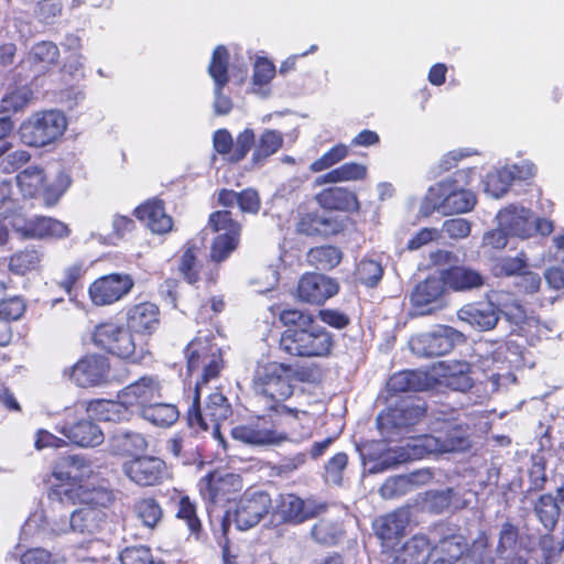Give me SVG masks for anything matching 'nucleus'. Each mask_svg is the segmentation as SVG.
Masks as SVG:
<instances>
[{
	"label": "nucleus",
	"instance_id": "1",
	"mask_svg": "<svg viewBox=\"0 0 564 564\" xmlns=\"http://www.w3.org/2000/svg\"><path fill=\"white\" fill-rule=\"evenodd\" d=\"M278 319L284 327L279 347L291 357L327 358L332 355L335 338L324 326L316 323L315 316L296 307H283Z\"/></svg>",
	"mask_w": 564,
	"mask_h": 564
},
{
	"label": "nucleus",
	"instance_id": "2",
	"mask_svg": "<svg viewBox=\"0 0 564 564\" xmlns=\"http://www.w3.org/2000/svg\"><path fill=\"white\" fill-rule=\"evenodd\" d=\"M231 437L254 447H274L284 443H301L312 436L311 421L284 413L263 410L247 422L231 429Z\"/></svg>",
	"mask_w": 564,
	"mask_h": 564
},
{
	"label": "nucleus",
	"instance_id": "3",
	"mask_svg": "<svg viewBox=\"0 0 564 564\" xmlns=\"http://www.w3.org/2000/svg\"><path fill=\"white\" fill-rule=\"evenodd\" d=\"M295 375L291 364L275 360L257 362L251 378V391L262 410L311 421L308 411L292 408L285 403L294 395Z\"/></svg>",
	"mask_w": 564,
	"mask_h": 564
},
{
	"label": "nucleus",
	"instance_id": "4",
	"mask_svg": "<svg viewBox=\"0 0 564 564\" xmlns=\"http://www.w3.org/2000/svg\"><path fill=\"white\" fill-rule=\"evenodd\" d=\"M173 258L180 276L187 284L197 286L202 282L206 286H210L217 283L219 269L209 262L204 234L200 232L187 239Z\"/></svg>",
	"mask_w": 564,
	"mask_h": 564
},
{
	"label": "nucleus",
	"instance_id": "5",
	"mask_svg": "<svg viewBox=\"0 0 564 564\" xmlns=\"http://www.w3.org/2000/svg\"><path fill=\"white\" fill-rule=\"evenodd\" d=\"M93 344L100 350L131 364H140L149 352L126 324L106 321L97 324L91 333Z\"/></svg>",
	"mask_w": 564,
	"mask_h": 564
},
{
	"label": "nucleus",
	"instance_id": "6",
	"mask_svg": "<svg viewBox=\"0 0 564 564\" xmlns=\"http://www.w3.org/2000/svg\"><path fill=\"white\" fill-rule=\"evenodd\" d=\"M231 414V404L223 392H212L207 397L204 408H202L200 389L199 387L193 388L192 402L186 411V421L188 426L196 433L210 430L216 440L224 442L220 425L230 417Z\"/></svg>",
	"mask_w": 564,
	"mask_h": 564
},
{
	"label": "nucleus",
	"instance_id": "7",
	"mask_svg": "<svg viewBox=\"0 0 564 564\" xmlns=\"http://www.w3.org/2000/svg\"><path fill=\"white\" fill-rule=\"evenodd\" d=\"M188 376L198 375L195 386L202 389L220 377L226 367L224 352L210 336H195L184 349Z\"/></svg>",
	"mask_w": 564,
	"mask_h": 564
},
{
	"label": "nucleus",
	"instance_id": "8",
	"mask_svg": "<svg viewBox=\"0 0 564 564\" xmlns=\"http://www.w3.org/2000/svg\"><path fill=\"white\" fill-rule=\"evenodd\" d=\"M427 404L420 398L402 400L377 416V427L386 443L399 441L426 415Z\"/></svg>",
	"mask_w": 564,
	"mask_h": 564
},
{
	"label": "nucleus",
	"instance_id": "9",
	"mask_svg": "<svg viewBox=\"0 0 564 564\" xmlns=\"http://www.w3.org/2000/svg\"><path fill=\"white\" fill-rule=\"evenodd\" d=\"M207 226L216 234L209 246V262L219 269V265L238 249L242 226L234 219L230 210L213 212L208 217Z\"/></svg>",
	"mask_w": 564,
	"mask_h": 564
},
{
	"label": "nucleus",
	"instance_id": "10",
	"mask_svg": "<svg viewBox=\"0 0 564 564\" xmlns=\"http://www.w3.org/2000/svg\"><path fill=\"white\" fill-rule=\"evenodd\" d=\"M66 127V117L61 111H37L21 123L19 134L24 144L42 148L59 139Z\"/></svg>",
	"mask_w": 564,
	"mask_h": 564
},
{
	"label": "nucleus",
	"instance_id": "11",
	"mask_svg": "<svg viewBox=\"0 0 564 564\" xmlns=\"http://www.w3.org/2000/svg\"><path fill=\"white\" fill-rule=\"evenodd\" d=\"M84 410L78 403L66 408L62 421L56 425V431L66 441V445L80 448L96 447L104 442V433L89 415H84Z\"/></svg>",
	"mask_w": 564,
	"mask_h": 564
},
{
	"label": "nucleus",
	"instance_id": "12",
	"mask_svg": "<svg viewBox=\"0 0 564 564\" xmlns=\"http://www.w3.org/2000/svg\"><path fill=\"white\" fill-rule=\"evenodd\" d=\"M242 484L239 475L212 470L198 481V491L202 499L209 507L225 506L241 490Z\"/></svg>",
	"mask_w": 564,
	"mask_h": 564
},
{
	"label": "nucleus",
	"instance_id": "13",
	"mask_svg": "<svg viewBox=\"0 0 564 564\" xmlns=\"http://www.w3.org/2000/svg\"><path fill=\"white\" fill-rule=\"evenodd\" d=\"M327 510V505L312 499L285 492L280 494L275 500L273 516L282 524L299 525L307 520L318 517Z\"/></svg>",
	"mask_w": 564,
	"mask_h": 564
},
{
	"label": "nucleus",
	"instance_id": "14",
	"mask_svg": "<svg viewBox=\"0 0 564 564\" xmlns=\"http://www.w3.org/2000/svg\"><path fill=\"white\" fill-rule=\"evenodd\" d=\"M347 229V218L327 215L318 209L299 212L295 232L310 238L328 239Z\"/></svg>",
	"mask_w": 564,
	"mask_h": 564
},
{
	"label": "nucleus",
	"instance_id": "15",
	"mask_svg": "<svg viewBox=\"0 0 564 564\" xmlns=\"http://www.w3.org/2000/svg\"><path fill=\"white\" fill-rule=\"evenodd\" d=\"M134 280L128 273L113 272L94 280L88 295L96 306H109L124 299L133 289Z\"/></svg>",
	"mask_w": 564,
	"mask_h": 564
},
{
	"label": "nucleus",
	"instance_id": "16",
	"mask_svg": "<svg viewBox=\"0 0 564 564\" xmlns=\"http://www.w3.org/2000/svg\"><path fill=\"white\" fill-rule=\"evenodd\" d=\"M110 361L99 354H89L64 369L63 373L80 388L97 387L108 381Z\"/></svg>",
	"mask_w": 564,
	"mask_h": 564
},
{
	"label": "nucleus",
	"instance_id": "17",
	"mask_svg": "<svg viewBox=\"0 0 564 564\" xmlns=\"http://www.w3.org/2000/svg\"><path fill=\"white\" fill-rule=\"evenodd\" d=\"M272 499L267 491L247 489L236 502L234 522L243 531L256 527L270 511Z\"/></svg>",
	"mask_w": 564,
	"mask_h": 564
},
{
	"label": "nucleus",
	"instance_id": "18",
	"mask_svg": "<svg viewBox=\"0 0 564 564\" xmlns=\"http://www.w3.org/2000/svg\"><path fill=\"white\" fill-rule=\"evenodd\" d=\"M340 290L336 279L318 272H305L296 285V299L305 304L322 306Z\"/></svg>",
	"mask_w": 564,
	"mask_h": 564
},
{
	"label": "nucleus",
	"instance_id": "19",
	"mask_svg": "<svg viewBox=\"0 0 564 564\" xmlns=\"http://www.w3.org/2000/svg\"><path fill=\"white\" fill-rule=\"evenodd\" d=\"M229 59L230 54L225 45H217L212 54L208 65V75L214 80V111L218 116L228 115L234 105L228 96L223 94L224 88L229 83Z\"/></svg>",
	"mask_w": 564,
	"mask_h": 564
},
{
	"label": "nucleus",
	"instance_id": "20",
	"mask_svg": "<svg viewBox=\"0 0 564 564\" xmlns=\"http://www.w3.org/2000/svg\"><path fill=\"white\" fill-rule=\"evenodd\" d=\"M436 191L440 200L434 202L433 208L444 216L468 213L477 203L476 195L469 189L458 187L454 177L440 182Z\"/></svg>",
	"mask_w": 564,
	"mask_h": 564
},
{
	"label": "nucleus",
	"instance_id": "21",
	"mask_svg": "<svg viewBox=\"0 0 564 564\" xmlns=\"http://www.w3.org/2000/svg\"><path fill=\"white\" fill-rule=\"evenodd\" d=\"M124 475L141 487L161 485L167 477L166 463L156 456H135L122 465Z\"/></svg>",
	"mask_w": 564,
	"mask_h": 564
},
{
	"label": "nucleus",
	"instance_id": "22",
	"mask_svg": "<svg viewBox=\"0 0 564 564\" xmlns=\"http://www.w3.org/2000/svg\"><path fill=\"white\" fill-rule=\"evenodd\" d=\"M124 324L140 341L145 343L148 348V340L161 324L160 307L149 301L129 305L126 310Z\"/></svg>",
	"mask_w": 564,
	"mask_h": 564
},
{
	"label": "nucleus",
	"instance_id": "23",
	"mask_svg": "<svg viewBox=\"0 0 564 564\" xmlns=\"http://www.w3.org/2000/svg\"><path fill=\"white\" fill-rule=\"evenodd\" d=\"M254 144V131L246 128L239 132L234 140L231 133L223 128L213 134L214 152L219 154L227 163L236 164L241 162Z\"/></svg>",
	"mask_w": 564,
	"mask_h": 564
},
{
	"label": "nucleus",
	"instance_id": "24",
	"mask_svg": "<svg viewBox=\"0 0 564 564\" xmlns=\"http://www.w3.org/2000/svg\"><path fill=\"white\" fill-rule=\"evenodd\" d=\"M118 398L123 400L128 410L135 408L141 413L145 406L162 398L161 381L156 376H142L121 389Z\"/></svg>",
	"mask_w": 564,
	"mask_h": 564
},
{
	"label": "nucleus",
	"instance_id": "25",
	"mask_svg": "<svg viewBox=\"0 0 564 564\" xmlns=\"http://www.w3.org/2000/svg\"><path fill=\"white\" fill-rule=\"evenodd\" d=\"M17 232L26 239H64L70 235L69 227L55 218L46 216H35L25 219L23 224L17 228Z\"/></svg>",
	"mask_w": 564,
	"mask_h": 564
},
{
	"label": "nucleus",
	"instance_id": "26",
	"mask_svg": "<svg viewBox=\"0 0 564 564\" xmlns=\"http://www.w3.org/2000/svg\"><path fill=\"white\" fill-rule=\"evenodd\" d=\"M45 482L48 485L47 498L50 500L67 505L77 503L82 486L63 466H54Z\"/></svg>",
	"mask_w": 564,
	"mask_h": 564
},
{
	"label": "nucleus",
	"instance_id": "27",
	"mask_svg": "<svg viewBox=\"0 0 564 564\" xmlns=\"http://www.w3.org/2000/svg\"><path fill=\"white\" fill-rule=\"evenodd\" d=\"M445 291L442 278L427 276L415 285L410 295V302L414 315H430L435 311V303H437Z\"/></svg>",
	"mask_w": 564,
	"mask_h": 564
},
{
	"label": "nucleus",
	"instance_id": "28",
	"mask_svg": "<svg viewBox=\"0 0 564 564\" xmlns=\"http://www.w3.org/2000/svg\"><path fill=\"white\" fill-rule=\"evenodd\" d=\"M316 204L324 210L359 213L361 204L356 192L344 186H328L315 194Z\"/></svg>",
	"mask_w": 564,
	"mask_h": 564
},
{
	"label": "nucleus",
	"instance_id": "29",
	"mask_svg": "<svg viewBox=\"0 0 564 564\" xmlns=\"http://www.w3.org/2000/svg\"><path fill=\"white\" fill-rule=\"evenodd\" d=\"M410 522V513L406 509H397L379 517L373 522L376 535L381 540L382 546L393 549L404 535Z\"/></svg>",
	"mask_w": 564,
	"mask_h": 564
},
{
	"label": "nucleus",
	"instance_id": "30",
	"mask_svg": "<svg viewBox=\"0 0 564 564\" xmlns=\"http://www.w3.org/2000/svg\"><path fill=\"white\" fill-rule=\"evenodd\" d=\"M59 48L52 41L34 43L22 59V64L35 76L45 75L59 62Z\"/></svg>",
	"mask_w": 564,
	"mask_h": 564
},
{
	"label": "nucleus",
	"instance_id": "31",
	"mask_svg": "<svg viewBox=\"0 0 564 564\" xmlns=\"http://www.w3.org/2000/svg\"><path fill=\"white\" fill-rule=\"evenodd\" d=\"M82 409L89 415L91 420L101 422H124L129 421L133 411L128 410L123 400L118 398L117 401L107 399H91L82 404Z\"/></svg>",
	"mask_w": 564,
	"mask_h": 564
},
{
	"label": "nucleus",
	"instance_id": "32",
	"mask_svg": "<svg viewBox=\"0 0 564 564\" xmlns=\"http://www.w3.org/2000/svg\"><path fill=\"white\" fill-rule=\"evenodd\" d=\"M133 215L140 221L145 223L154 234L165 235L173 228V219L165 213V206L162 199H148L134 208Z\"/></svg>",
	"mask_w": 564,
	"mask_h": 564
},
{
	"label": "nucleus",
	"instance_id": "33",
	"mask_svg": "<svg viewBox=\"0 0 564 564\" xmlns=\"http://www.w3.org/2000/svg\"><path fill=\"white\" fill-rule=\"evenodd\" d=\"M441 278L445 288L455 292L470 291L485 284V278L479 271L464 265H451L442 270Z\"/></svg>",
	"mask_w": 564,
	"mask_h": 564
},
{
	"label": "nucleus",
	"instance_id": "34",
	"mask_svg": "<svg viewBox=\"0 0 564 564\" xmlns=\"http://www.w3.org/2000/svg\"><path fill=\"white\" fill-rule=\"evenodd\" d=\"M436 433L435 440L442 452H466L471 447L467 424L444 422Z\"/></svg>",
	"mask_w": 564,
	"mask_h": 564
},
{
	"label": "nucleus",
	"instance_id": "35",
	"mask_svg": "<svg viewBox=\"0 0 564 564\" xmlns=\"http://www.w3.org/2000/svg\"><path fill=\"white\" fill-rule=\"evenodd\" d=\"M107 513L101 508L84 506L72 512L69 525L73 532L86 535L99 533L107 523Z\"/></svg>",
	"mask_w": 564,
	"mask_h": 564
},
{
	"label": "nucleus",
	"instance_id": "36",
	"mask_svg": "<svg viewBox=\"0 0 564 564\" xmlns=\"http://www.w3.org/2000/svg\"><path fill=\"white\" fill-rule=\"evenodd\" d=\"M433 546L427 536L413 535L397 552L393 564H426Z\"/></svg>",
	"mask_w": 564,
	"mask_h": 564
},
{
	"label": "nucleus",
	"instance_id": "37",
	"mask_svg": "<svg viewBox=\"0 0 564 564\" xmlns=\"http://www.w3.org/2000/svg\"><path fill=\"white\" fill-rule=\"evenodd\" d=\"M387 388L392 394L425 391L430 388V379L424 371L402 370L389 378Z\"/></svg>",
	"mask_w": 564,
	"mask_h": 564
},
{
	"label": "nucleus",
	"instance_id": "38",
	"mask_svg": "<svg viewBox=\"0 0 564 564\" xmlns=\"http://www.w3.org/2000/svg\"><path fill=\"white\" fill-rule=\"evenodd\" d=\"M500 225L503 226L509 234L521 238L530 236L532 229V220L530 209L510 205L498 214Z\"/></svg>",
	"mask_w": 564,
	"mask_h": 564
},
{
	"label": "nucleus",
	"instance_id": "39",
	"mask_svg": "<svg viewBox=\"0 0 564 564\" xmlns=\"http://www.w3.org/2000/svg\"><path fill=\"white\" fill-rule=\"evenodd\" d=\"M459 317L479 330H490L499 321L497 310L491 303L468 304L459 311Z\"/></svg>",
	"mask_w": 564,
	"mask_h": 564
},
{
	"label": "nucleus",
	"instance_id": "40",
	"mask_svg": "<svg viewBox=\"0 0 564 564\" xmlns=\"http://www.w3.org/2000/svg\"><path fill=\"white\" fill-rule=\"evenodd\" d=\"M367 175L368 169L365 164L347 162L317 176L314 181V186L364 181Z\"/></svg>",
	"mask_w": 564,
	"mask_h": 564
},
{
	"label": "nucleus",
	"instance_id": "41",
	"mask_svg": "<svg viewBox=\"0 0 564 564\" xmlns=\"http://www.w3.org/2000/svg\"><path fill=\"white\" fill-rule=\"evenodd\" d=\"M284 143L281 131L265 129L258 139L254 138L251 161L254 165H262L271 155L275 154Z\"/></svg>",
	"mask_w": 564,
	"mask_h": 564
},
{
	"label": "nucleus",
	"instance_id": "42",
	"mask_svg": "<svg viewBox=\"0 0 564 564\" xmlns=\"http://www.w3.org/2000/svg\"><path fill=\"white\" fill-rule=\"evenodd\" d=\"M132 512L141 524L150 530L158 528L164 517L161 503L153 496L137 499L132 505Z\"/></svg>",
	"mask_w": 564,
	"mask_h": 564
},
{
	"label": "nucleus",
	"instance_id": "43",
	"mask_svg": "<svg viewBox=\"0 0 564 564\" xmlns=\"http://www.w3.org/2000/svg\"><path fill=\"white\" fill-rule=\"evenodd\" d=\"M462 338V333L446 327L443 333L425 335L419 341L423 346L424 355L436 357L448 354L454 348L455 339Z\"/></svg>",
	"mask_w": 564,
	"mask_h": 564
},
{
	"label": "nucleus",
	"instance_id": "44",
	"mask_svg": "<svg viewBox=\"0 0 564 564\" xmlns=\"http://www.w3.org/2000/svg\"><path fill=\"white\" fill-rule=\"evenodd\" d=\"M343 251L333 245H321L308 249L306 262L319 271H330L343 260Z\"/></svg>",
	"mask_w": 564,
	"mask_h": 564
},
{
	"label": "nucleus",
	"instance_id": "45",
	"mask_svg": "<svg viewBox=\"0 0 564 564\" xmlns=\"http://www.w3.org/2000/svg\"><path fill=\"white\" fill-rule=\"evenodd\" d=\"M111 452L119 456H139L148 447L145 437L137 432H122L111 437Z\"/></svg>",
	"mask_w": 564,
	"mask_h": 564
},
{
	"label": "nucleus",
	"instance_id": "46",
	"mask_svg": "<svg viewBox=\"0 0 564 564\" xmlns=\"http://www.w3.org/2000/svg\"><path fill=\"white\" fill-rule=\"evenodd\" d=\"M46 178L44 170L40 166L33 165L20 171L17 176V185L24 197L36 198L40 197L43 191V183Z\"/></svg>",
	"mask_w": 564,
	"mask_h": 564
},
{
	"label": "nucleus",
	"instance_id": "47",
	"mask_svg": "<svg viewBox=\"0 0 564 564\" xmlns=\"http://www.w3.org/2000/svg\"><path fill=\"white\" fill-rule=\"evenodd\" d=\"M24 304L18 297L2 299L0 303V346H4L11 338L9 321L19 319L24 313Z\"/></svg>",
	"mask_w": 564,
	"mask_h": 564
},
{
	"label": "nucleus",
	"instance_id": "48",
	"mask_svg": "<svg viewBox=\"0 0 564 564\" xmlns=\"http://www.w3.org/2000/svg\"><path fill=\"white\" fill-rule=\"evenodd\" d=\"M175 518L183 521L189 534L198 540L203 533V524L197 513V505L189 496H181L177 501Z\"/></svg>",
	"mask_w": 564,
	"mask_h": 564
},
{
	"label": "nucleus",
	"instance_id": "49",
	"mask_svg": "<svg viewBox=\"0 0 564 564\" xmlns=\"http://www.w3.org/2000/svg\"><path fill=\"white\" fill-rule=\"evenodd\" d=\"M471 366L466 361H453L445 373L446 384L456 391L466 392L474 386Z\"/></svg>",
	"mask_w": 564,
	"mask_h": 564
},
{
	"label": "nucleus",
	"instance_id": "50",
	"mask_svg": "<svg viewBox=\"0 0 564 564\" xmlns=\"http://www.w3.org/2000/svg\"><path fill=\"white\" fill-rule=\"evenodd\" d=\"M141 415L156 426L167 427L177 421L178 410L173 404L159 402L156 400L149 406H145Z\"/></svg>",
	"mask_w": 564,
	"mask_h": 564
},
{
	"label": "nucleus",
	"instance_id": "51",
	"mask_svg": "<svg viewBox=\"0 0 564 564\" xmlns=\"http://www.w3.org/2000/svg\"><path fill=\"white\" fill-rule=\"evenodd\" d=\"M310 534L316 543L333 546L339 542L344 531L339 522L323 518L313 524Z\"/></svg>",
	"mask_w": 564,
	"mask_h": 564
},
{
	"label": "nucleus",
	"instance_id": "52",
	"mask_svg": "<svg viewBox=\"0 0 564 564\" xmlns=\"http://www.w3.org/2000/svg\"><path fill=\"white\" fill-rule=\"evenodd\" d=\"M42 253L35 248H25L13 253L9 261L10 270L15 274H25L40 268Z\"/></svg>",
	"mask_w": 564,
	"mask_h": 564
},
{
	"label": "nucleus",
	"instance_id": "53",
	"mask_svg": "<svg viewBox=\"0 0 564 564\" xmlns=\"http://www.w3.org/2000/svg\"><path fill=\"white\" fill-rule=\"evenodd\" d=\"M72 184V178L65 173H58L54 181L47 182V177L43 183V191L40 197L43 198L46 207L55 206L61 197L66 193Z\"/></svg>",
	"mask_w": 564,
	"mask_h": 564
},
{
	"label": "nucleus",
	"instance_id": "54",
	"mask_svg": "<svg viewBox=\"0 0 564 564\" xmlns=\"http://www.w3.org/2000/svg\"><path fill=\"white\" fill-rule=\"evenodd\" d=\"M33 98V93L28 87H18L7 93L0 101L1 113H17L22 111Z\"/></svg>",
	"mask_w": 564,
	"mask_h": 564
},
{
	"label": "nucleus",
	"instance_id": "55",
	"mask_svg": "<svg viewBox=\"0 0 564 564\" xmlns=\"http://www.w3.org/2000/svg\"><path fill=\"white\" fill-rule=\"evenodd\" d=\"M355 274L360 284L373 288L381 281L383 268L379 261L364 258L357 264Z\"/></svg>",
	"mask_w": 564,
	"mask_h": 564
},
{
	"label": "nucleus",
	"instance_id": "56",
	"mask_svg": "<svg viewBox=\"0 0 564 564\" xmlns=\"http://www.w3.org/2000/svg\"><path fill=\"white\" fill-rule=\"evenodd\" d=\"M534 511L539 520L546 528L552 530L560 516V508L556 499L551 494L542 495L534 505Z\"/></svg>",
	"mask_w": 564,
	"mask_h": 564
},
{
	"label": "nucleus",
	"instance_id": "57",
	"mask_svg": "<svg viewBox=\"0 0 564 564\" xmlns=\"http://www.w3.org/2000/svg\"><path fill=\"white\" fill-rule=\"evenodd\" d=\"M349 155V149L344 143H337L328 149L321 158L313 161L308 170L313 173H319L329 170Z\"/></svg>",
	"mask_w": 564,
	"mask_h": 564
},
{
	"label": "nucleus",
	"instance_id": "58",
	"mask_svg": "<svg viewBox=\"0 0 564 564\" xmlns=\"http://www.w3.org/2000/svg\"><path fill=\"white\" fill-rule=\"evenodd\" d=\"M349 155V149L344 143H337L328 149L321 158L313 161L308 170L313 173H319L329 170Z\"/></svg>",
	"mask_w": 564,
	"mask_h": 564
},
{
	"label": "nucleus",
	"instance_id": "59",
	"mask_svg": "<svg viewBox=\"0 0 564 564\" xmlns=\"http://www.w3.org/2000/svg\"><path fill=\"white\" fill-rule=\"evenodd\" d=\"M62 0H39L33 8L34 19L45 25H52L62 17Z\"/></svg>",
	"mask_w": 564,
	"mask_h": 564
},
{
	"label": "nucleus",
	"instance_id": "60",
	"mask_svg": "<svg viewBox=\"0 0 564 564\" xmlns=\"http://www.w3.org/2000/svg\"><path fill=\"white\" fill-rule=\"evenodd\" d=\"M115 501V495L112 490L98 487V488H91V489H84L82 487V490L79 492V499L77 500V503L89 506V507H97L101 508V510L105 511L108 507L112 505Z\"/></svg>",
	"mask_w": 564,
	"mask_h": 564
},
{
	"label": "nucleus",
	"instance_id": "61",
	"mask_svg": "<svg viewBox=\"0 0 564 564\" xmlns=\"http://www.w3.org/2000/svg\"><path fill=\"white\" fill-rule=\"evenodd\" d=\"M528 268V259L524 252H520L516 257L498 258L494 263L495 274L500 276L520 275Z\"/></svg>",
	"mask_w": 564,
	"mask_h": 564
},
{
	"label": "nucleus",
	"instance_id": "62",
	"mask_svg": "<svg viewBox=\"0 0 564 564\" xmlns=\"http://www.w3.org/2000/svg\"><path fill=\"white\" fill-rule=\"evenodd\" d=\"M31 158V153L26 150L8 151L0 159V170L4 174H12L28 164Z\"/></svg>",
	"mask_w": 564,
	"mask_h": 564
},
{
	"label": "nucleus",
	"instance_id": "63",
	"mask_svg": "<svg viewBox=\"0 0 564 564\" xmlns=\"http://www.w3.org/2000/svg\"><path fill=\"white\" fill-rule=\"evenodd\" d=\"M87 273V267L84 262H75L64 270L63 280L59 282V288L63 289L67 294L78 286Z\"/></svg>",
	"mask_w": 564,
	"mask_h": 564
},
{
	"label": "nucleus",
	"instance_id": "64",
	"mask_svg": "<svg viewBox=\"0 0 564 564\" xmlns=\"http://www.w3.org/2000/svg\"><path fill=\"white\" fill-rule=\"evenodd\" d=\"M519 540V529L516 524L510 521L502 523L499 539L496 546V552L499 555L505 554L508 550L516 547Z\"/></svg>",
	"mask_w": 564,
	"mask_h": 564
}]
</instances>
